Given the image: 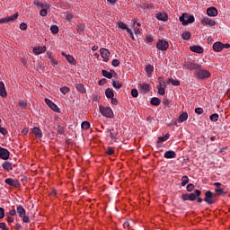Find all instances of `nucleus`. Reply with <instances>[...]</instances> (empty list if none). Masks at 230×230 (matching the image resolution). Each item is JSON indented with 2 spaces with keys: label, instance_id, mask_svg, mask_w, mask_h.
Instances as JSON below:
<instances>
[{
  "label": "nucleus",
  "instance_id": "nucleus-1",
  "mask_svg": "<svg viewBox=\"0 0 230 230\" xmlns=\"http://www.w3.org/2000/svg\"><path fill=\"white\" fill-rule=\"evenodd\" d=\"M194 75L199 80H206L211 76V73L209 72V70L202 68L201 65H199V67H198L197 70L194 71Z\"/></svg>",
  "mask_w": 230,
  "mask_h": 230
},
{
  "label": "nucleus",
  "instance_id": "nucleus-2",
  "mask_svg": "<svg viewBox=\"0 0 230 230\" xmlns=\"http://www.w3.org/2000/svg\"><path fill=\"white\" fill-rule=\"evenodd\" d=\"M202 195V191L200 190H196L192 193H184L181 195V199L186 201V200H197V197H200Z\"/></svg>",
  "mask_w": 230,
  "mask_h": 230
},
{
  "label": "nucleus",
  "instance_id": "nucleus-3",
  "mask_svg": "<svg viewBox=\"0 0 230 230\" xmlns=\"http://www.w3.org/2000/svg\"><path fill=\"white\" fill-rule=\"evenodd\" d=\"M179 20H180V22L182 23V26H188V24H191L192 22H195V16L190 15L185 13L181 16H180Z\"/></svg>",
  "mask_w": 230,
  "mask_h": 230
},
{
  "label": "nucleus",
  "instance_id": "nucleus-4",
  "mask_svg": "<svg viewBox=\"0 0 230 230\" xmlns=\"http://www.w3.org/2000/svg\"><path fill=\"white\" fill-rule=\"evenodd\" d=\"M34 4H36V6H40L41 8V10L40 11V15H41V17H46V15H48V10H49V8L51 6L49 4L34 2Z\"/></svg>",
  "mask_w": 230,
  "mask_h": 230
},
{
  "label": "nucleus",
  "instance_id": "nucleus-5",
  "mask_svg": "<svg viewBox=\"0 0 230 230\" xmlns=\"http://www.w3.org/2000/svg\"><path fill=\"white\" fill-rule=\"evenodd\" d=\"M215 197H217L215 193L211 192V190H207L203 200L207 202L208 206H211V204H215Z\"/></svg>",
  "mask_w": 230,
  "mask_h": 230
},
{
  "label": "nucleus",
  "instance_id": "nucleus-6",
  "mask_svg": "<svg viewBox=\"0 0 230 230\" xmlns=\"http://www.w3.org/2000/svg\"><path fill=\"white\" fill-rule=\"evenodd\" d=\"M100 112L105 118H110V119L114 118V112L112 111V109H111L109 107L105 108L103 106H100Z\"/></svg>",
  "mask_w": 230,
  "mask_h": 230
},
{
  "label": "nucleus",
  "instance_id": "nucleus-7",
  "mask_svg": "<svg viewBox=\"0 0 230 230\" xmlns=\"http://www.w3.org/2000/svg\"><path fill=\"white\" fill-rule=\"evenodd\" d=\"M150 89H152V85L146 83H143L138 84V91L141 94H146L147 93H150Z\"/></svg>",
  "mask_w": 230,
  "mask_h": 230
},
{
  "label": "nucleus",
  "instance_id": "nucleus-8",
  "mask_svg": "<svg viewBox=\"0 0 230 230\" xmlns=\"http://www.w3.org/2000/svg\"><path fill=\"white\" fill-rule=\"evenodd\" d=\"M156 48L160 49V51H166L168 48H170V44L166 40H159L156 43Z\"/></svg>",
  "mask_w": 230,
  "mask_h": 230
},
{
  "label": "nucleus",
  "instance_id": "nucleus-9",
  "mask_svg": "<svg viewBox=\"0 0 230 230\" xmlns=\"http://www.w3.org/2000/svg\"><path fill=\"white\" fill-rule=\"evenodd\" d=\"M45 103L51 109V111H54V112L60 113V108L55 102H53L51 100L46 98L45 99Z\"/></svg>",
  "mask_w": 230,
  "mask_h": 230
},
{
  "label": "nucleus",
  "instance_id": "nucleus-10",
  "mask_svg": "<svg viewBox=\"0 0 230 230\" xmlns=\"http://www.w3.org/2000/svg\"><path fill=\"white\" fill-rule=\"evenodd\" d=\"M214 186L216 187L215 192L217 193V195H227V190L222 188V183L215 182Z\"/></svg>",
  "mask_w": 230,
  "mask_h": 230
},
{
  "label": "nucleus",
  "instance_id": "nucleus-11",
  "mask_svg": "<svg viewBox=\"0 0 230 230\" xmlns=\"http://www.w3.org/2000/svg\"><path fill=\"white\" fill-rule=\"evenodd\" d=\"M0 159L8 161V159H10V151L6 148L0 147Z\"/></svg>",
  "mask_w": 230,
  "mask_h": 230
},
{
  "label": "nucleus",
  "instance_id": "nucleus-12",
  "mask_svg": "<svg viewBox=\"0 0 230 230\" xmlns=\"http://www.w3.org/2000/svg\"><path fill=\"white\" fill-rule=\"evenodd\" d=\"M17 17H19V13H15L11 16H7L5 18H1L0 19V24H4L6 22H10L12 21H15V19H17Z\"/></svg>",
  "mask_w": 230,
  "mask_h": 230
},
{
  "label": "nucleus",
  "instance_id": "nucleus-13",
  "mask_svg": "<svg viewBox=\"0 0 230 230\" xmlns=\"http://www.w3.org/2000/svg\"><path fill=\"white\" fill-rule=\"evenodd\" d=\"M101 57L103 58V62H109V58L111 57V52L109 49L102 48L100 49Z\"/></svg>",
  "mask_w": 230,
  "mask_h": 230
},
{
  "label": "nucleus",
  "instance_id": "nucleus-14",
  "mask_svg": "<svg viewBox=\"0 0 230 230\" xmlns=\"http://www.w3.org/2000/svg\"><path fill=\"white\" fill-rule=\"evenodd\" d=\"M5 184H8L9 186H13V188H19L21 186V183L19 181L12 179V178H7L4 180Z\"/></svg>",
  "mask_w": 230,
  "mask_h": 230
},
{
  "label": "nucleus",
  "instance_id": "nucleus-15",
  "mask_svg": "<svg viewBox=\"0 0 230 230\" xmlns=\"http://www.w3.org/2000/svg\"><path fill=\"white\" fill-rule=\"evenodd\" d=\"M199 64H197V63H193V62H190V61H188L185 63V67L186 69H190V71H197V68L199 67Z\"/></svg>",
  "mask_w": 230,
  "mask_h": 230
},
{
  "label": "nucleus",
  "instance_id": "nucleus-16",
  "mask_svg": "<svg viewBox=\"0 0 230 230\" xmlns=\"http://www.w3.org/2000/svg\"><path fill=\"white\" fill-rule=\"evenodd\" d=\"M31 133L37 137L38 139H42V130L39 127H34L31 128Z\"/></svg>",
  "mask_w": 230,
  "mask_h": 230
},
{
  "label": "nucleus",
  "instance_id": "nucleus-17",
  "mask_svg": "<svg viewBox=\"0 0 230 230\" xmlns=\"http://www.w3.org/2000/svg\"><path fill=\"white\" fill-rule=\"evenodd\" d=\"M201 24L203 26H215V24H217V22L211 19H209L208 17H205L201 20Z\"/></svg>",
  "mask_w": 230,
  "mask_h": 230
},
{
  "label": "nucleus",
  "instance_id": "nucleus-18",
  "mask_svg": "<svg viewBox=\"0 0 230 230\" xmlns=\"http://www.w3.org/2000/svg\"><path fill=\"white\" fill-rule=\"evenodd\" d=\"M2 168H3V170H4L5 172H10V171L13 170V164L11 163V162H8V161L4 162V163L2 164Z\"/></svg>",
  "mask_w": 230,
  "mask_h": 230
},
{
  "label": "nucleus",
  "instance_id": "nucleus-19",
  "mask_svg": "<svg viewBox=\"0 0 230 230\" xmlns=\"http://www.w3.org/2000/svg\"><path fill=\"white\" fill-rule=\"evenodd\" d=\"M207 14L208 17H217L218 15V10L215 7H209L207 10Z\"/></svg>",
  "mask_w": 230,
  "mask_h": 230
},
{
  "label": "nucleus",
  "instance_id": "nucleus-20",
  "mask_svg": "<svg viewBox=\"0 0 230 230\" xmlns=\"http://www.w3.org/2000/svg\"><path fill=\"white\" fill-rule=\"evenodd\" d=\"M213 49H214V51L220 53V51H222V49H224V43H222L220 41L215 42L213 45Z\"/></svg>",
  "mask_w": 230,
  "mask_h": 230
},
{
  "label": "nucleus",
  "instance_id": "nucleus-21",
  "mask_svg": "<svg viewBox=\"0 0 230 230\" xmlns=\"http://www.w3.org/2000/svg\"><path fill=\"white\" fill-rule=\"evenodd\" d=\"M106 132L110 134L111 139H118V130L111 128V129H107Z\"/></svg>",
  "mask_w": 230,
  "mask_h": 230
},
{
  "label": "nucleus",
  "instance_id": "nucleus-22",
  "mask_svg": "<svg viewBox=\"0 0 230 230\" xmlns=\"http://www.w3.org/2000/svg\"><path fill=\"white\" fill-rule=\"evenodd\" d=\"M190 51H192L193 53H204V49L199 45L197 46H190Z\"/></svg>",
  "mask_w": 230,
  "mask_h": 230
},
{
  "label": "nucleus",
  "instance_id": "nucleus-23",
  "mask_svg": "<svg viewBox=\"0 0 230 230\" xmlns=\"http://www.w3.org/2000/svg\"><path fill=\"white\" fill-rule=\"evenodd\" d=\"M156 19L158 21H163L164 22H166V21H168V14L165 13H158L156 14Z\"/></svg>",
  "mask_w": 230,
  "mask_h": 230
},
{
  "label": "nucleus",
  "instance_id": "nucleus-24",
  "mask_svg": "<svg viewBox=\"0 0 230 230\" xmlns=\"http://www.w3.org/2000/svg\"><path fill=\"white\" fill-rule=\"evenodd\" d=\"M165 159H175L177 154L174 151H166L164 155Z\"/></svg>",
  "mask_w": 230,
  "mask_h": 230
},
{
  "label": "nucleus",
  "instance_id": "nucleus-25",
  "mask_svg": "<svg viewBox=\"0 0 230 230\" xmlns=\"http://www.w3.org/2000/svg\"><path fill=\"white\" fill-rule=\"evenodd\" d=\"M61 55H62V57H66L67 62L69 64H72V66H75V64H76V62H75V58L73 56L67 55V54H66V52H62Z\"/></svg>",
  "mask_w": 230,
  "mask_h": 230
},
{
  "label": "nucleus",
  "instance_id": "nucleus-26",
  "mask_svg": "<svg viewBox=\"0 0 230 230\" xmlns=\"http://www.w3.org/2000/svg\"><path fill=\"white\" fill-rule=\"evenodd\" d=\"M0 96H2V98H6V96H8L6 89L4 88V83L3 82H0Z\"/></svg>",
  "mask_w": 230,
  "mask_h": 230
},
{
  "label": "nucleus",
  "instance_id": "nucleus-27",
  "mask_svg": "<svg viewBox=\"0 0 230 230\" xmlns=\"http://www.w3.org/2000/svg\"><path fill=\"white\" fill-rule=\"evenodd\" d=\"M16 213L19 215L21 218L22 217H24V215H26V209H24V207L19 205L16 208Z\"/></svg>",
  "mask_w": 230,
  "mask_h": 230
},
{
  "label": "nucleus",
  "instance_id": "nucleus-28",
  "mask_svg": "<svg viewBox=\"0 0 230 230\" xmlns=\"http://www.w3.org/2000/svg\"><path fill=\"white\" fill-rule=\"evenodd\" d=\"M75 88L78 93H81V94H85V93H87V90H85V86H84V84H75Z\"/></svg>",
  "mask_w": 230,
  "mask_h": 230
},
{
  "label": "nucleus",
  "instance_id": "nucleus-29",
  "mask_svg": "<svg viewBox=\"0 0 230 230\" xmlns=\"http://www.w3.org/2000/svg\"><path fill=\"white\" fill-rule=\"evenodd\" d=\"M45 51H46V47H45V46H43V47H38V48H34V49H33V53H34L35 55H40V54H42V53H45Z\"/></svg>",
  "mask_w": 230,
  "mask_h": 230
},
{
  "label": "nucleus",
  "instance_id": "nucleus-30",
  "mask_svg": "<svg viewBox=\"0 0 230 230\" xmlns=\"http://www.w3.org/2000/svg\"><path fill=\"white\" fill-rule=\"evenodd\" d=\"M188 119V112H182L178 118V123H184Z\"/></svg>",
  "mask_w": 230,
  "mask_h": 230
},
{
  "label": "nucleus",
  "instance_id": "nucleus-31",
  "mask_svg": "<svg viewBox=\"0 0 230 230\" xmlns=\"http://www.w3.org/2000/svg\"><path fill=\"white\" fill-rule=\"evenodd\" d=\"M150 103H151V105H154L155 107H158V105H161V100L157 97H154L151 99Z\"/></svg>",
  "mask_w": 230,
  "mask_h": 230
},
{
  "label": "nucleus",
  "instance_id": "nucleus-32",
  "mask_svg": "<svg viewBox=\"0 0 230 230\" xmlns=\"http://www.w3.org/2000/svg\"><path fill=\"white\" fill-rule=\"evenodd\" d=\"M166 84H172V85H174L175 87H178V85H181V82L179 80H175L172 78H169Z\"/></svg>",
  "mask_w": 230,
  "mask_h": 230
},
{
  "label": "nucleus",
  "instance_id": "nucleus-33",
  "mask_svg": "<svg viewBox=\"0 0 230 230\" xmlns=\"http://www.w3.org/2000/svg\"><path fill=\"white\" fill-rule=\"evenodd\" d=\"M146 72L148 76H152V73H154V66L152 65L146 66Z\"/></svg>",
  "mask_w": 230,
  "mask_h": 230
},
{
  "label": "nucleus",
  "instance_id": "nucleus-34",
  "mask_svg": "<svg viewBox=\"0 0 230 230\" xmlns=\"http://www.w3.org/2000/svg\"><path fill=\"white\" fill-rule=\"evenodd\" d=\"M105 95H106V98H110V99L114 98V92L112 91V89L108 88L105 91Z\"/></svg>",
  "mask_w": 230,
  "mask_h": 230
},
{
  "label": "nucleus",
  "instance_id": "nucleus-35",
  "mask_svg": "<svg viewBox=\"0 0 230 230\" xmlns=\"http://www.w3.org/2000/svg\"><path fill=\"white\" fill-rule=\"evenodd\" d=\"M81 128L84 130H89V128H91V123H89V121H83L81 124Z\"/></svg>",
  "mask_w": 230,
  "mask_h": 230
},
{
  "label": "nucleus",
  "instance_id": "nucleus-36",
  "mask_svg": "<svg viewBox=\"0 0 230 230\" xmlns=\"http://www.w3.org/2000/svg\"><path fill=\"white\" fill-rule=\"evenodd\" d=\"M102 76H104L105 78H108V80H111L112 78V73L108 72L107 70H102Z\"/></svg>",
  "mask_w": 230,
  "mask_h": 230
},
{
  "label": "nucleus",
  "instance_id": "nucleus-37",
  "mask_svg": "<svg viewBox=\"0 0 230 230\" xmlns=\"http://www.w3.org/2000/svg\"><path fill=\"white\" fill-rule=\"evenodd\" d=\"M112 86L115 89H121L123 87V84H121V83H119V81H116V80H112Z\"/></svg>",
  "mask_w": 230,
  "mask_h": 230
},
{
  "label": "nucleus",
  "instance_id": "nucleus-38",
  "mask_svg": "<svg viewBox=\"0 0 230 230\" xmlns=\"http://www.w3.org/2000/svg\"><path fill=\"white\" fill-rule=\"evenodd\" d=\"M181 38L183 39V40H190V39H191V32L190 31H185L181 34Z\"/></svg>",
  "mask_w": 230,
  "mask_h": 230
},
{
  "label": "nucleus",
  "instance_id": "nucleus-39",
  "mask_svg": "<svg viewBox=\"0 0 230 230\" xmlns=\"http://www.w3.org/2000/svg\"><path fill=\"white\" fill-rule=\"evenodd\" d=\"M156 89L158 90V94H160V96H164V94H166L164 86H156Z\"/></svg>",
  "mask_w": 230,
  "mask_h": 230
},
{
  "label": "nucleus",
  "instance_id": "nucleus-40",
  "mask_svg": "<svg viewBox=\"0 0 230 230\" xmlns=\"http://www.w3.org/2000/svg\"><path fill=\"white\" fill-rule=\"evenodd\" d=\"M190 182V178L188 176H182L181 178V186H186V184H188Z\"/></svg>",
  "mask_w": 230,
  "mask_h": 230
},
{
  "label": "nucleus",
  "instance_id": "nucleus-41",
  "mask_svg": "<svg viewBox=\"0 0 230 230\" xmlns=\"http://www.w3.org/2000/svg\"><path fill=\"white\" fill-rule=\"evenodd\" d=\"M57 132H58V134L62 136V135H64V132H66V129L64 128V127L58 125L57 128Z\"/></svg>",
  "mask_w": 230,
  "mask_h": 230
},
{
  "label": "nucleus",
  "instance_id": "nucleus-42",
  "mask_svg": "<svg viewBox=\"0 0 230 230\" xmlns=\"http://www.w3.org/2000/svg\"><path fill=\"white\" fill-rule=\"evenodd\" d=\"M50 31L51 33H53L54 35H57V33H58V26L57 25H52L50 27Z\"/></svg>",
  "mask_w": 230,
  "mask_h": 230
},
{
  "label": "nucleus",
  "instance_id": "nucleus-43",
  "mask_svg": "<svg viewBox=\"0 0 230 230\" xmlns=\"http://www.w3.org/2000/svg\"><path fill=\"white\" fill-rule=\"evenodd\" d=\"M131 96L133 98H137V96H139V93L137 92V89L134 88L131 90Z\"/></svg>",
  "mask_w": 230,
  "mask_h": 230
},
{
  "label": "nucleus",
  "instance_id": "nucleus-44",
  "mask_svg": "<svg viewBox=\"0 0 230 230\" xmlns=\"http://www.w3.org/2000/svg\"><path fill=\"white\" fill-rule=\"evenodd\" d=\"M119 28H120V30H128V26H127V23H125L123 22H119Z\"/></svg>",
  "mask_w": 230,
  "mask_h": 230
},
{
  "label": "nucleus",
  "instance_id": "nucleus-45",
  "mask_svg": "<svg viewBox=\"0 0 230 230\" xmlns=\"http://www.w3.org/2000/svg\"><path fill=\"white\" fill-rule=\"evenodd\" d=\"M60 93H62V94H67V93H69V87H66V86L61 87Z\"/></svg>",
  "mask_w": 230,
  "mask_h": 230
},
{
  "label": "nucleus",
  "instance_id": "nucleus-46",
  "mask_svg": "<svg viewBox=\"0 0 230 230\" xmlns=\"http://www.w3.org/2000/svg\"><path fill=\"white\" fill-rule=\"evenodd\" d=\"M218 118H219V115L217 113H214V114L210 115V119L212 121H218Z\"/></svg>",
  "mask_w": 230,
  "mask_h": 230
},
{
  "label": "nucleus",
  "instance_id": "nucleus-47",
  "mask_svg": "<svg viewBox=\"0 0 230 230\" xmlns=\"http://www.w3.org/2000/svg\"><path fill=\"white\" fill-rule=\"evenodd\" d=\"M19 105L22 107V109H26V107H28V102L26 101H21Z\"/></svg>",
  "mask_w": 230,
  "mask_h": 230
},
{
  "label": "nucleus",
  "instance_id": "nucleus-48",
  "mask_svg": "<svg viewBox=\"0 0 230 230\" xmlns=\"http://www.w3.org/2000/svg\"><path fill=\"white\" fill-rule=\"evenodd\" d=\"M158 86H164L166 85V83L164 82V79H163V77H158Z\"/></svg>",
  "mask_w": 230,
  "mask_h": 230
},
{
  "label": "nucleus",
  "instance_id": "nucleus-49",
  "mask_svg": "<svg viewBox=\"0 0 230 230\" xmlns=\"http://www.w3.org/2000/svg\"><path fill=\"white\" fill-rule=\"evenodd\" d=\"M106 154H107L108 155H114V149H113L112 147H108V148L106 149Z\"/></svg>",
  "mask_w": 230,
  "mask_h": 230
},
{
  "label": "nucleus",
  "instance_id": "nucleus-50",
  "mask_svg": "<svg viewBox=\"0 0 230 230\" xmlns=\"http://www.w3.org/2000/svg\"><path fill=\"white\" fill-rule=\"evenodd\" d=\"M193 190H195V185L193 183L187 185V191H193Z\"/></svg>",
  "mask_w": 230,
  "mask_h": 230
},
{
  "label": "nucleus",
  "instance_id": "nucleus-51",
  "mask_svg": "<svg viewBox=\"0 0 230 230\" xmlns=\"http://www.w3.org/2000/svg\"><path fill=\"white\" fill-rule=\"evenodd\" d=\"M20 30H22V31H25V30H28V25L25 22H22L20 24Z\"/></svg>",
  "mask_w": 230,
  "mask_h": 230
},
{
  "label": "nucleus",
  "instance_id": "nucleus-52",
  "mask_svg": "<svg viewBox=\"0 0 230 230\" xmlns=\"http://www.w3.org/2000/svg\"><path fill=\"white\" fill-rule=\"evenodd\" d=\"M21 218H22V222L25 224H30V217L28 216L24 215Z\"/></svg>",
  "mask_w": 230,
  "mask_h": 230
},
{
  "label": "nucleus",
  "instance_id": "nucleus-53",
  "mask_svg": "<svg viewBox=\"0 0 230 230\" xmlns=\"http://www.w3.org/2000/svg\"><path fill=\"white\" fill-rule=\"evenodd\" d=\"M0 134H2L3 136H6V134H8V130L0 126Z\"/></svg>",
  "mask_w": 230,
  "mask_h": 230
},
{
  "label": "nucleus",
  "instance_id": "nucleus-54",
  "mask_svg": "<svg viewBox=\"0 0 230 230\" xmlns=\"http://www.w3.org/2000/svg\"><path fill=\"white\" fill-rule=\"evenodd\" d=\"M111 66H113V67H118V66H119V61L118 59H113Z\"/></svg>",
  "mask_w": 230,
  "mask_h": 230
},
{
  "label": "nucleus",
  "instance_id": "nucleus-55",
  "mask_svg": "<svg viewBox=\"0 0 230 230\" xmlns=\"http://www.w3.org/2000/svg\"><path fill=\"white\" fill-rule=\"evenodd\" d=\"M196 114H204V109L202 108H196L195 109Z\"/></svg>",
  "mask_w": 230,
  "mask_h": 230
},
{
  "label": "nucleus",
  "instance_id": "nucleus-56",
  "mask_svg": "<svg viewBox=\"0 0 230 230\" xmlns=\"http://www.w3.org/2000/svg\"><path fill=\"white\" fill-rule=\"evenodd\" d=\"M4 218V208H0V220Z\"/></svg>",
  "mask_w": 230,
  "mask_h": 230
},
{
  "label": "nucleus",
  "instance_id": "nucleus-57",
  "mask_svg": "<svg viewBox=\"0 0 230 230\" xmlns=\"http://www.w3.org/2000/svg\"><path fill=\"white\" fill-rule=\"evenodd\" d=\"M50 62L52 66H58V60L55 59L54 58L50 59Z\"/></svg>",
  "mask_w": 230,
  "mask_h": 230
},
{
  "label": "nucleus",
  "instance_id": "nucleus-58",
  "mask_svg": "<svg viewBox=\"0 0 230 230\" xmlns=\"http://www.w3.org/2000/svg\"><path fill=\"white\" fill-rule=\"evenodd\" d=\"M10 217H15L17 215V210L12 209L9 211Z\"/></svg>",
  "mask_w": 230,
  "mask_h": 230
},
{
  "label": "nucleus",
  "instance_id": "nucleus-59",
  "mask_svg": "<svg viewBox=\"0 0 230 230\" xmlns=\"http://www.w3.org/2000/svg\"><path fill=\"white\" fill-rule=\"evenodd\" d=\"M164 141H166L164 137H158V142H157V146H159V143H163Z\"/></svg>",
  "mask_w": 230,
  "mask_h": 230
},
{
  "label": "nucleus",
  "instance_id": "nucleus-60",
  "mask_svg": "<svg viewBox=\"0 0 230 230\" xmlns=\"http://www.w3.org/2000/svg\"><path fill=\"white\" fill-rule=\"evenodd\" d=\"M111 103H112V105H118V99H116V98H111Z\"/></svg>",
  "mask_w": 230,
  "mask_h": 230
},
{
  "label": "nucleus",
  "instance_id": "nucleus-61",
  "mask_svg": "<svg viewBox=\"0 0 230 230\" xmlns=\"http://www.w3.org/2000/svg\"><path fill=\"white\" fill-rule=\"evenodd\" d=\"M125 229H128V227H130V223L128 221H126L124 224H123Z\"/></svg>",
  "mask_w": 230,
  "mask_h": 230
},
{
  "label": "nucleus",
  "instance_id": "nucleus-62",
  "mask_svg": "<svg viewBox=\"0 0 230 230\" xmlns=\"http://www.w3.org/2000/svg\"><path fill=\"white\" fill-rule=\"evenodd\" d=\"M163 104H164V105H166V106L168 107V105H170V101H169L168 99H164V100L163 101Z\"/></svg>",
  "mask_w": 230,
  "mask_h": 230
},
{
  "label": "nucleus",
  "instance_id": "nucleus-63",
  "mask_svg": "<svg viewBox=\"0 0 230 230\" xmlns=\"http://www.w3.org/2000/svg\"><path fill=\"white\" fill-rule=\"evenodd\" d=\"M0 229H6V223H0Z\"/></svg>",
  "mask_w": 230,
  "mask_h": 230
},
{
  "label": "nucleus",
  "instance_id": "nucleus-64",
  "mask_svg": "<svg viewBox=\"0 0 230 230\" xmlns=\"http://www.w3.org/2000/svg\"><path fill=\"white\" fill-rule=\"evenodd\" d=\"M7 222H8L9 224H12V223L13 222V217H7Z\"/></svg>",
  "mask_w": 230,
  "mask_h": 230
}]
</instances>
